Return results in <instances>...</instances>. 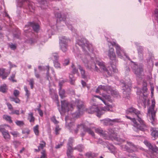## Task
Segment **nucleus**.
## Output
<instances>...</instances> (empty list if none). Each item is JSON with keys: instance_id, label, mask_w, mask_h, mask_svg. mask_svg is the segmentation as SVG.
Returning a JSON list of instances; mask_svg holds the SVG:
<instances>
[{"instance_id": "b1692460", "label": "nucleus", "mask_w": 158, "mask_h": 158, "mask_svg": "<svg viewBox=\"0 0 158 158\" xmlns=\"http://www.w3.org/2000/svg\"><path fill=\"white\" fill-rule=\"evenodd\" d=\"M30 131L28 128H24L23 130L22 133L24 135V136L23 137V138H26L28 137V135L30 134Z\"/></svg>"}, {"instance_id": "9d476101", "label": "nucleus", "mask_w": 158, "mask_h": 158, "mask_svg": "<svg viewBox=\"0 0 158 158\" xmlns=\"http://www.w3.org/2000/svg\"><path fill=\"white\" fill-rule=\"evenodd\" d=\"M127 146L123 144L120 146L121 148L123 150H127L128 152H131L135 151H137L139 149L143 150V148L138 146H135L132 143L129 142H127Z\"/></svg>"}, {"instance_id": "0e129e2a", "label": "nucleus", "mask_w": 158, "mask_h": 158, "mask_svg": "<svg viewBox=\"0 0 158 158\" xmlns=\"http://www.w3.org/2000/svg\"><path fill=\"white\" fill-rule=\"evenodd\" d=\"M144 83L145 86L143 88V93H144V92L146 91L147 89V87H146L147 83L146 82H144Z\"/></svg>"}, {"instance_id": "72a5a7b5", "label": "nucleus", "mask_w": 158, "mask_h": 158, "mask_svg": "<svg viewBox=\"0 0 158 158\" xmlns=\"http://www.w3.org/2000/svg\"><path fill=\"white\" fill-rule=\"evenodd\" d=\"M70 82L71 84L73 85L75 80V78L73 77V75L70 74L69 75Z\"/></svg>"}, {"instance_id": "ea45409f", "label": "nucleus", "mask_w": 158, "mask_h": 158, "mask_svg": "<svg viewBox=\"0 0 158 158\" xmlns=\"http://www.w3.org/2000/svg\"><path fill=\"white\" fill-rule=\"evenodd\" d=\"M111 125H113V124L115 123H118L121 122V119L119 118H115L113 119H111Z\"/></svg>"}, {"instance_id": "393cba45", "label": "nucleus", "mask_w": 158, "mask_h": 158, "mask_svg": "<svg viewBox=\"0 0 158 158\" xmlns=\"http://www.w3.org/2000/svg\"><path fill=\"white\" fill-rule=\"evenodd\" d=\"M27 119L31 123H34L35 118L33 116V113L30 112L28 114Z\"/></svg>"}, {"instance_id": "bf43d9fd", "label": "nucleus", "mask_w": 158, "mask_h": 158, "mask_svg": "<svg viewBox=\"0 0 158 158\" xmlns=\"http://www.w3.org/2000/svg\"><path fill=\"white\" fill-rule=\"evenodd\" d=\"M151 85V93L152 94V96L153 95V91L154 89V87L153 86V85L150 83Z\"/></svg>"}, {"instance_id": "680f3d73", "label": "nucleus", "mask_w": 158, "mask_h": 158, "mask_svg": "<svg viewBox=\"0 0 158 158\" xmlns=\"http://www.w3.org/2000/svg\"><path fill=\"white\" fill-rule=\"evenodd\" d=\"M6 104L8 106V108L11 111V110H13L12 106L11 104L9 103H7Z\"/></svg>"}, {"instance_id": "603ef678", "label": "nucleus", "mask_w": 158, "mask_h": 158, "mask_svg": "<svg viewBox=\"0 0 158 158\" xmlns=\"http://www.w3.org/2000/svg\"><path fill=\"white\" fill-rule=\"evenodd\" d=\"M24 89L26 92V95L27 96V97H28L30 95V93L29 91L28 90L26 86H24Z\"/></svg>"}, {"instance_id": "052dcab7", "label": "nucleus", "mask_w": 158, "mask_h": 158, "mask_svg": "<svg viewBox=\"0 0 158 158\" xmlns=\"http://www.w3.org/2000/svg\"><path fill=\"white\" fill-rule=\"evenodd\" d=\"M9 47L12 50H14L16 48V46L15 44H10Z\"/></svg>"}, {"instance_id": "c756f323", "label": "nucleus", "mask_w": 158, "mask_h": 158, "mask_svg": "<svg viewBox=\"0 0 158 158\" xmlns=\"http://www.w3.org/2000/svg\"><path fill=\"white\" fill-rule=\"evenodd\" d=\"M86 156L89 158H93L97 156L96 154L92 152H88L86 153Z\"/></svg>"}, {"instance_id": "4c0bfd02", "label": "nucleus", "mask_w": 158, "mask_h": 158, "mask_svg": "<svg viewBox=\"0 0 158 158\" xmlns=\"http://www.w3.org/2000/svg\"><path fill=\"white\" fill-rule=\"evenodd\" d=\"M15 123L17 126L20 127L23 126L24 124V123L23 121L20 120L16 121L15 122Z\"/></svg>"}, {"instance_id": "8fccbe9b", "label": "nucleus", "mask_w": 158, "mask_h": 158, "mask_svg": "<svg viewBox=\"0 0 158 158\" xmlns=\"http://www.w3.org/2000/svg\"><path fill=\"white\" fill-rule=\"evenodd\" d=\"M51 120L55 124H57L59 122L56 120L55 117L54 116H52L51 118Z\"/></svg>"}, {"instance_id": "7ed1b4c3", "label": "nucleus", "mask_w": 158, "mask_h": 158, "mask_svg": "<svg viewBox=\"0 0 158 158\" xmlns=\"http://www.w3.org/2000/svg\"><path fill=\"white\" fill-rule=\"evenodd\" d=\"M110 42H108L109 49L107 51V55L111 61V69H110V70H109L106 67L105 63L102 61H100V58L94 55L93 59V61H92L91 62V65H94L93 64H94L96 65L97 64L99 66V68L97 67L99 70V71H98V72H103L107 73L109 76H111L113 74V72L116 73L118 71L116 66L118 62V60L116 59L114 49L113 48L111 47L112 45L110 44Z\"/></svg>"}, {"instance_id": "f3484780", "label": "nucleus", "mask_w": 158, "mask_h": 158, "mask_svg": "<svg viewBox=\"0 0 158 158\" xmlns=\"http://www.w3.org/2000/svg\"><path fill=\"white\" fill-rule=\"evenodd\" d=\"M50 69H51L52 73V75H51L52 77H54L55 78V74L52 68H50L49 66H47L45 67L41 66H38V69L40 71L43 70H44L45 69L47 70V79L49 80V78L51 80V77H50V76H49V74L48 73V71Z\"/></svg>"}, {"instance_id": "e433bc0d", "label": "nucleus", "mask_w": 158, "mask_h": 158, "mask_svg": "<svg viewBox=\"0 0 158 158\" xmlns=\"http://www.w3.org/2000/svg\"><path fill=\"white\" fill-rule=\"evenodd\" d=\"M84 148V147L82 145H79L76 147L74 149L77 150L79 152H81L82 151Z\"/></svg>"}, {"instance_id": "de8ad7c7", "label": "nucleus", "mask_w": 158, "mask_h": 158, "mask_svg": "<svg viewBox=\"0 0 158 158\" xmlns=\"http://www.w3.org/2000/svg\"><path fill=\"white\" fill-rule=\"evenodd\" d=\"M13 144L15 148H16L20 145V143L18 141H15L13 142Z\"/></svg>"}, {"instance_id": "9b49d317", "label": "nucleus", "mask_w": 158, "mask_h": 158, "mask_svg": "<svg viewBox=\"0 0 158 158\" xmlns=\"http://www.w3.org/2000/svg\"><path fill=\"white\" fill-rule=\"evenodd\" d=\"M76 104L78 109V112L73 114L71 115L73 118H77L82 114L84 111V108L83 107V102L80 100H77L76 101Z\"/></svg>"}, {"instance_id": "09e8293b", "label": "nucleus", "mask_w": 158, "mask_h": 158, "mask_svg": "<svg viewBox=\"0 0 158 158\" xmlns=\"http://www.w3.org/2000/svg\"><path fill=\"white\" fill-rule=\"evenodd\" d=\"M71 67L72 68L73 72L74 73H78V70L74 67L73 64L72 65Z\"/></svg>"}, {"instance_id": "5fc2aeb1", "label": "nucleus", "mask_w": 158, "mask_h": 158, "mask_svg": "<svg viewBox=\"0 0 158 158\" xmlns=\"http://www.w3.org/2000/svg\"><path fill=\"white\" fill-rule=\"evenodd\" d=\"M69 59H66L64 60V62L63 63V64L64 66L67 65L69 64Z\"/></svg>"}, {"instance_id": "3c124183", "label": "nucleus", "mask_w": 158, "mask_h": 158, "mask_svg": "<svg viewBox=\"0 0 158 158\" xmlns=\"http://www.w3.org/2000/svg\"><path fill=\"white\" fill-rule=\"evenodd\" d=\"M66 82V81L64 80H60L59 82V88H61L62 86L63 85V83L64 82Z\"/></svg>"}, {"instance_id": "2eb2a0df", "label": "nucleus", "mask_w": 158, "mask_h": 158, "mask_svg": "<svg viewBox=\"0 0 158 158\" xmlns=\"http://www.w3.org/2000/svg\"><path fill=\"white\" fill-rule=\"evenodd\" d=\"M131 65L133 69V72L137 76H140L143 72V65H137L136 63L131 61Z\"/></svg>"}, {"instance_id": "c9c22d12", "label": "nucleus", "mask_w": 158, "mask_h": 158, "mask_svg": "<svg viewBox=\"0 0 158 158\" xmlns=\"http://www.w3.org/2000/svg\"><path fill=\"white\" fill-rule=\"evenodd\" d=\"M34 3L33 2H29L28 8H29L31 12L32 11L31 10V9H32V10H33L35 8V7L34 6Z\"/></svg>"}, {"instance_id": "6e6552de", "label": "nucleus", "mask_w": 158, "mask_h": 158, "mask_svg": "<svg viewBox=\"0 0 158 158\" xmlns=\"http://www.w3.org/2000/svg\"><path fill=\"white\" fill-rule=\"evenodd\" d=\"M155 100L153 99L152 101V104L148 109V111L147 114V117L148 119L150 121L152 124L153 125V122L155 121V116L156 110H155Z\"/></svg>"}, {"instance_id": "e2e57ef3", "label": "nucleus", "mask_w": 158, "mask_h": 158, "mask_svg": "<svg viewBox=\"0 0 158 158\" xmlns=\"http://www.w3.org/2000/svg\"><path fill=\"white\" fill-rule=\"evenodd\" d=\"M37 110L40 115L41 117L42 116H43V113L42 111L39 108L37 109Z\"/></svg>"}, {"instance_id": "473e14b6", "label": "nucleus", "mask_w": 158, "mask_h": 158, "mask_svg": "<svg viewBox=\"0 0 158 158\" xmlns=\"http://www.w3.org/2000/svg\"><path fill=\"white\" fill-rule=\"evenodd\" d=\"M3 119L8 122L9 123H12V120L10 116L6 115H4L3 116Z\"/></svg>"}, {"instance_id": "39448f33", "label": "nucleus", "mask_w": 158, "mask_h": 158, "mask_svg": "<svg viewBox=\"0 0 158 158\" xmlns=\"http://www.w3.org/2000/svg\"><path fill=\"white\" fill-rule=\"evenodd\" d=\"M72 119L69 116H66L65 118L66 127L70 131L73 133L76 134L77 133L78 129H82L84 132H87L92 136H94V132L91 130L90 128L88 127V125L86 124L78 125L77 126V128H76L72 122L73 119Z\"/></svg>"}, {"instance_id": "49530a36", "label": "nucleus", "mask_w": 158, "mask_h": 158, "mask_svg": "<svg viewBox=\"0 0 158 158\" xmlns=\"http://www.w3.org/2000/svg\"><path fill=\"white\" fill-rule=\"evenodd\" d=\"M19 93H20L19 91L17 90L16 89L14 90L13 93V94L14 96L15 97H17L18 96H19Z\"/></svg>"}, {"instance_id": "f257e3e1", "label": "nucleus", "mask_w": 158, "mask_h": 158, "mask_svg": "<svg viewBox=\"0 0 158 158\" xmlns=\"http://www.w3.org/2000/svg\"><path fill=\"white\" fill-rule=\"evenodd\" d=\"M102 91H103L106 92L108 94L111 93V96L109 94H106L105 93H103L102 96L95 95L92 99L91 101V104L93 103L92 101L95 102L96 99L94 98H96L98 99L101 101L106 105V106L103 108L98 107L97 106L94 105L91 106L89 109L88 110V112L89 113H93L94 112L97 113V116L99 117L103 114L105 111H109L110 109L112 108V106L111 105L108 104L106 103V101H109L112 102L113 101V97L114 98H118L119 96V95L117 92L115 90H113L112 89L110 86L100 85L97 89L96 92L97 93H101Z\"/></svg>"}, {"instance_id": "2f4dec72", "label": "nucleus", "mask_w": 158, "mask_h": 158, "mask_svg": "<svg viewBox=\"0 0 158 158\" xmlns=\"http://www.w3.org/2000/svg\"><path fill=\"white\" fill-rule=\"evenodd\" d=\"M7 88L6 85L4 84L0 87V91L3 93L6 92L7 90Z\"/></svg>"}, {"instance_id": "bb28decb", "label": "nucleus", "mask_w": 158, "mask_h": 158, "mask_svg": "<svg viewBox=\"0 0 158 158\" xmlns=\"http://www.w3.org/2000/svg\"><path fill=\"white\" fill-rule=\"evenodd\" d=\"M101 122L105 125H112L111 119L106 118L104 120H100Z\"/></svg>"}, {"instance_id": "0eeeda50", "label": "nucleus", "mask_w": 158, "mask_h": 158, "mask_svg": "<svg viewBox=\"0 0 158 158\" xmlns=\"http://www.w3.org/2000/svg\"><path fill=\"white\" fill-rule=\"evenodd\" d=\"M110 44L112 45V46H115L116 54L121 59H123L124 60L125 58H126L130 60L129 58L123 48L121 47L118 44L114 42H110Z\"/></svg>"}, {"instance_id": "79ce46f5", "label": "nucleus", "mask_w": 158, "mask_h": 158, "mask_svg": "<svg viewBox=\"0 0 158 158\" xmlns=\"http://www.w3.org/2000/svg\"><path fill=\"white\" fill-rule=\"evenodd\" d=\"M10 99L11 101L15 102L16 103H19L20 102L19 99L17 97H16V98L10 97Z\"/></svg>"}, {"instance_id": "aec40b11", "label": "nucleus", "mask_w": 158, "mask_h": 158, "mask_svg": "<svg viewBox=\"0 0 158 158\" xmlns=\"http://www.w3.org/2000/svg\"><path fill=\"white\" fill-rule=\"evenodd\" d=\"M29 26L31 27L33 29L34 31H35L37 32L39 29V26L37 24H35L34 23H29V25H26L24 28V31H27V28H28Z\"/></svg>"}, {"instance_id": "4be33fe9", "label": "nucleus", "mask_w": 158, "mask_h": 158, "mask_svg": "<svg viewBox=\"0 0 158 158\" xmlns=\"http://www.w3.org/2000/svg\"><path fill=\"white\" fill-rule=\"evenodd\" d=\"M151 135L153 139H155L158 136V128H153L151 130Z\"/></svg>"}, {"instance_id": "a211bd4d", "label": "nucleus", "mask_w": 158, "mask_h": 158, "mask_svg": "<svg viewBox=\"0 0 158 158\" xmlns=\"http://www.w3.org/2000/svg\"><path fill=\"white\" fill-rule=\"evenodd\" d=\"M0 131L2 132L4 138L8 141L10 139V136L7 131H6L2 127H0Z\"/></svg>"}, {"instance_id": "f03ea898", "label": "nucleus", "mask_w": 158, "mask_h": 158, "mask_svg": "<svg viewBox=\"0 0 158 158\" xmlns=\"http://www.w3.org/2000/svg\"><path fill=\"white\" fill-rule=\"evenodd\" d=\"M76 45L81 47L84 52V54H78L77 56V57L81 59L85 66L87 68L96 72L99 71V70L95 64H94V65H91L92 61H93L94 56L92 44L87 42L85 40H77Z\"/></svg>"}, {"instance_id": "7c9ffc66", "label": "nucleus", "mask_w": 158, "mask_h": 158, "mask_svg": "<svg viewBox=\"0 0 158 158\" xmlns=\"http://www.w3.org/2000/svg\"><path fill=\"white\" fill-rule=\"evenodd\" d=\"M39 125H37L33 128L34 132L36 135H38L39 134Z\"/></svg>"}, {"instance_id": "cd10ccee", "label": "nucleus", "mask_w": 158, "mask_h": 158, "mask_svg": "<svg viewBox=\"0 0 158 158\" xmlns=\"http://www.w3.org/2000/svg\"><path fill=\"white\" fill-rule=\"evenodd\" d=\"M77 67L81 72L82 78H85L86 76L85 74V71L83 69V68L80 65H78Z\"/></svg>"}, {"instance_id": "5701e85b", "label": "nucleus", "mask_w": 158, "mask_h": 158, "mask_svg": "<svg viewBox=\"0 0 158 158\" xmlns=\"http://www.w3.org/2000/svg\"><path fill=\"white\" fill-rule=\"evenodd\" d=\"M107 148L111 152L115 155L117 152V150L115 147L112 145L109 144L107 146Z\"/></svg>"}, {"instance_id": "f704fd0d", "label": "nucleus", "mask_w": 158, "mask_h": 158, "mask_svg": "<svg viewBox=\"0 0 158 158\" xmlns=\"http://www.w3.org/2000/svg\"><path fill=\"white\" fill-rule=\"evenodd\" d=\"M45 146V143L44 141H42L41 142V143L40 144V145L38 147V150L39 151L42 149Z\"/></svg>"}, {"instance_id": "37998d69", "label": "nucleus", "mask_w": 158, "mask_h": 158, "mask_svg": "<svg viewBox=\"0 0 158 158\" xmlns=\"http://www.w3.org/2000/svg\"><path fill=\"white\" fill-rule=\"evenodd\" d=\"M15 73L12 74L10 77L9 78V79L13 82H16V81L14 79V78L15 77Z\"/></svg>"}, {"instance_id": "ddd939ff", "label": "nucleus", "mask_w": 158, "mask_h": 158, "mask_svg": "<svg viewBox=\"0 0 158 158\" xmlns=\"http://www.w3.org/2000/svg\"><path fill=\"white\" fill-rule=\"evenodd\" d=\"M144 143L148 148L150 150L152 151V154L150 158H155V156L158 158V148L156 146H152L150 143L147 140L144 141Z\"/></svg>"}, {"instance_id": "1a4fd4ad", "label": "nucleus", "mask_w": 158, "mask_h": 158, "mask_svg": "<svg viewBox=\"0 0 158 158\" xmlns=\"http://www.w3.org/2000/svg\"><path fill=\"white\" fill-rule=\"evenodd\" d=\"M73 108V106L70 103H69L66 100L61 101V107L59 108V110L61 114L69 110H72Z\"/></svg>"}, {"instance_id": "864d4df0", "label": "nucleus", "mask_w": 158, "mask_h": 158, "mask_svg": "<svg viewBox=\"0 0 158 158\" xmlns=\"http://www.w3.org/2000/svg\"><path fill=\"white\" fill-rule=\"evenodd\" d=\"M154 15L156 19H158V7L155 10Z\"/></svg>"}, {"instance_id": "13d9d810", "label": "nucleus", "mask_w": 158, "mask_h": 158, "mask_svg": "<svg viewBox=\"0 0 158 158\" xmlns=\"http://www.w3.org/2000/svg\"><path fill=\"white\" fill-rule=\"evenodd\" d=\"M41 153L42 154V155L41 156V158H45L46 155L45 151L43 150L41 152Z\"/></svg>"}, {"instance_id": "4d7b16f0", "label": "nucleus", "mask_w": 158, "mask_h": 158, "mask_svg": "<svg viewBox=\"0 0 158 158\" xmlns=\"http://www.w3.org/2000/svg\"><path fill=\"white\" fill-rule=\"evenodd\" d=\"M10 133L15 137H16L19 135V133L17 131L10 132Z\"/></svg>"}, {"instance_id": "a878e982", "label": "nucleus", "mask_w": 158, "mask_h": 158, "mask_svg": "<svg viewBox=\"0 0 158 158\" xmlns=\"http://www.w3.org/2000/svg\"><path fill=\"white\" fill-rule=\"evenodd\" d=\"M59 93L60 96L62 98L65 97L66 96L64 90L61 88H59Z\"/></svg>"}, {"instance_id": "a19ab883", "label": "nucleus", "mask_w": 158, "mask_h": 158, "mask_svg": "<svg viewBox=\"0 0 158 158\" xmlns=\"http://www.w3.org/2000/svg\"><path fill=\"white\" fill-rule=\"evenodd\" d=\"M10 114H16L19 115V110H11V112L10 113Z\"/></svg>"}, {"instance_id": "338daca9", "label": "nucleus", "mask_w": 158, "mask_h": 158, "mask_svg": "<svg viewBox=\"0 0 158 158\" xmlns=\"http://www.w3.org/2000/svg\"><path fill=\"white\" fill-rule=\"evenodd\" d=\"M35 77L37 78H39L40 77V75L39 74H38L36 72V69H35Z\"/></svg>"}, {"instance_id": "69168bd1", "label": "nucleus", "mask_w": 158, "mask_h": 158, "mask_svg": "<svg viewBox=\"0 0 158 158\" xmlns=\"http://www.w3.org/2000/svg\"><path fill=\"white\" fill-rule=\"evenodd\" d=\"M8 63L10 66V68H12L13 67H16V65L12 64V63L10 61H9Z\"/></svg>"}, {"instance_id": "c85d7f7f", "label": "nucleus", "mask_w": 158, "mask_h": 158, "mask_svg": "<svg viewBox=\"0 0 158 158\" xmlns=\"http://www.w3.org/2000/svg\"><path fill=\"white\" fill-rule=\"evenodd\" d=\"M71 23L70 22H69V23L68 22H65V24L69 29L71 30L73 32H76V30L73 27L71 23Z\"/></svg>"}, {"instance_id": "dca6fc26", "label": "nucleus", "mask_w": 158, "mask_h": 158, "mask_svg": "<svg viewBox=\"0 0 158 158\" xmlns=\"http://www.w3.org/2000/svg\"><path fill=\"white\" fill-rule=\"evenodd\" d=\"M73 139L72 138H70L69 139L68 145V150L67 155L68 157L70 158L72 157V153L73 152V149L72 148V143L73 142Z\"/></svg>"}, {"instance_id": "a18cd8bd", "label": "nucleus", "mask_w": 158, "mask_h": 158, "mask_svg": "<svg viewBox=\"0 0 158 158\" xmlns=\"http://www.w3.org/2000/svg\"><path fill=\"white\" fill-rule=\"evenodd\" d=\"M53 58H54L55 60H57L58 59L59 56L56 53H53L52 54Z\"/></svg>"}, {"instance_id": "6e6d98bb", "label": "nucleus", "mask_w": 158, "mask_h": 158, "mask_svg": "<svg viewBox=\"0 0 158 158\" xmlns=\"http://www.w3.org/2000/svg\"><path fill=\"white\" fill-rule=\"evenodd\" d=\"M60 129L59 128L58 125H56L55 129V132L56 135L59 134L58 131H60Z\"/></svg>"}, {"instance_id": "c03bdc74", "label": "nucleus", "mask_w": 158, "mask_h": 158, "mask_svg": "<svg viewBox=\"0 0 158 158\" xmlns=\"http://www.w3.org/2000/svg\"><path fill=\"white\" fill-rule=\"evenodd\" d=\"M36 42V40L33 39H30L28 41V43L31 45H33L35 44Z\"/></svg>"}, {"instance_id": "20e7f679", "label": "nucleus", "mask_w": 158, "mask_h": 158, "mask_svg": "<svg viewBox=\"0 0 158 158\" xmlns=\"http://www.w3.org/2000/svg\"><path fill=\"white\" fill-rule=\"evenodd\" d=\"M126 113L127 114L133 115L134 117L136 116L138 118V120L139 124L137 123L135 118L126 115V117L131 120L133 123V126L134 127L133 129L135 130V129H139L142 131H144L147 129V127L145 125L144 121L142 119V114L133 107H131L128 108L126 111Z\"/></svg>"}, {"instance_id": "774afa93", "label": "nucleus", "mask_w": 158, "mask_h": 158, "mask_svg": "<svg viewBox=\"0 0 158 158\" xmlns=\"http://www.w3.org/2000/svg\"><path fill=\"white\" fill-rule=\"evenodd\" d=\"M104 142H103L102 139H98V143L99 144H104Z\"/></svg>"}, {"instance_id": "58836bf2", "label": "nucleus", "mask_w": 158, "mask_h": 158, "mask_svg": "<svg viewBox=\"0 0 158 158\" xmlns=\"http://www.w3.org/2000/svg\"><path fill=\"white\" fill-rule=\"evenodd\" d=\"M53 63H54V66L56 68H61L60 67V63L57 61V60L54 61Z\"/></svg>"}, {"instance_id": "412c9836", "label": "nucleus", "mask_w": 158, "mask_h": 158, "mask_svg": "<svg viewBox=\"0 0 158 158\" xmlns=\"http://www.w3.org/2000/svg\"><path fill=\"white\" fill-rule=\"evenodd\" d=\"M55 16L57 18H59L60 20L61 21V23H62L64 22V21L65 20H66V22L68 20V18H67L66 17L64 18V16L61 15L60 13L55 12Z\"/></svg>"}, {"instance_id": "4468645a", "label": "nucleus", "mask_w": 158, "mask_h": 158, "mask_svg": "<svg viewBox=\"0 0 158 158\" xmlns=\"http://www.w3.org/2000/svg\"><path fill=\"white\" fill-rule=\"evenodd\" d=\"M69 41V39L65 36L60 38V48L63 52H65L68 50L67 43Z\"/></svg>"}, {"instance_id": "6ab92c4d", "label": "nucleus", "mask_w": 158, "mask_h": 158, "mask_svg": "<svg viewBox=\"0 0 158 158\" xmlns=\"http://www.w3.org/2000/svg\"><path fill=\"white\" fill-rule=\"evenodd\" d=\"M10 73V72L7 71L5 69H0V77H1L3 79H6Z\"/></svg>"}, {"instance_id": "f8f14e48", "label": "nucleus", "mask_w": 158, "mask_h": 158, "mask_svg": "<svg viewBox=\"0 0 158 158\" xmlns=\"http://www.w3.org/2000/svg\"><path fill=\"white\" fill-rule=\"evenodd\" d=\"M121 85L123 87V94L125 97L126 96L125 95H126L127 98L128 95H129L131 90V83L130 80L128 79L125 82H121Z\"/></svg>"}, {"instance_id": "423d86ee", "label": "nucleus", "mask_w": 158, "mask_h": 158, "mask_svg": "<svg viewBox=\"0 0 158 158\" xmlns=\"http://www.w3.org/2000/svg\"><path fill=\"white\" fill-rule=\"evenodd\" d=\"M95 131L96 133L99 134L105 139L114 140L121 143L124 141V140L121 138L116 137V133L113 129H109L108 131H104L101 128H97L95 129Z\"/></svg>"}]
</instances>
